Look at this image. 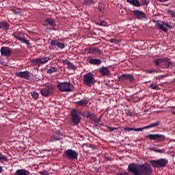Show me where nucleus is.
<instances>
[{
  "label": "nucleus",
  "instance_id": "42",
  "mask_svg": "<svg viewBox=\"0 0 175 175\" xmlns=\"http://www.w3.org/2000/svg\"><path fill=\"white\" fill-rule=\"evenodd\" d=\"M167 27L169 28L170 29H173L174 28V25L170 23L168 27Z\"/></svg>",
  "mask_w": 175,
  "mask_h": 175
},
{
  "label": "nucleus",
  "instance_id": "38",
  "mask_svg": "<svg viewBox=\"0 0 175 175\" xmlns=\"http://www.w3.org/2000/svg\"><path fill=\"white\" fill-rule=\"evenodd\" d=\"M167 13H169L171 16V17H172V18H175V12L172 10H167Z\"/></svg>",
  "mask_w": 175,
  "mask_h": 175
},
{
  "label": "nucleus",
  "instance_id": "23",
  "mask_svg": "<svg viewBox=\"0 0 175 175\" xmlns=\"http://www.w3.org/2000/svg\"><path fill=\"white\" fill-rule=\"evenodd\" d=\"M45 23L48 24L50 27H52V28H55L57 27V23H55V20L54 18H48L45 20Z\"/></svg>",
  "mask_w": 175,
  "mask_h": 175
},
{
  "label": "nucleus",
  "instance_id": "47",
  "mask_svg": "<svg viewBox=\"0 0 175 175\" xmlns=\"http://www.w3.org/2000/svg\"><path fill=\"white\" fill-rule=\"evenodd\" d=\"M98 10L99 12H103V8L100 7V6H98Z\"/></svg>",
  "mask_w": 175,
  "mask_h": 175
},
{
  "label": "nucleus",
  "instance_id": "39",
  "mask_svg": "<svg viewBox=\"0 0 175 175\" xmlns=\"http://www.w3.org/2000/svg\"><path fill=\"white\" fill-rule=\"evenodd\" d=\"M93 54H100V49L98 48H93Z\"/></svg>",
  "mask_w": 175,
  "mask_h": 175
},
{
  "label": "nucleus",
  "instance_id": "58",
  "mask_svg": "<svg viewBox=\"0 0 175 175\" xmlns=\"http://www.w3.org/2000/svg\"><path fill=\"white\" fill-rule=\"evenodd\" d=\"M172 114H175V111L174 110H172Z\"/></svg>",
  "mask_w": 175,
  "mask_h": 175
},
{
  "label": "nucleus",
  "instance_id": "20",
  "mask_svg": "<svg viewBox=\"0 0 175 175\" xmlns=\"http://www.w3.org/2000/svg\"><path fill=\"white\" fill-rule=\"evenodd\" d=\"M14 175H31V172L25 169H18L14 172Z\"/></svg>",
  "mask_w": 175,
  "mask_h": 175
},
{
  "label": "nucleus",
  "instance_id": "22",
  "mask_svg": "<svg viewBox=\"0 0 175 175\" xmlns=\"http://www.w3.org/2000/svg\"><path fill=\"white\" fill-rule=\"evenodd\" d=\"M62 63L64 64V65H67V68L68 69V70H75V69L76 68L75 65H73L72 62H69V60H63Z\"/></svg>",
  "mask_w": 175,
  "mask_h": 175
},
{
  "label": "nucleus",
  "instance_id": "51",
  "mask_svg": "<svg viewBox=\"0 0 175 175\" xmlns=\"http://www.w3.org/2000/svg\"><path fill=\"white\" fill-rule=\"evenodd\" d=\"M159 2H167V0H157Z\"/></svg>",
  "mask_w": 175,
  "mask_h": 175
},
{
  "label": "nucleus",
  "instance_id": "18",
  "mask_svg": "<svg viewBox=\"0 0 175 175\" xmlns=\"http://www.w3.org/2000/svg\"><path fill=\"white\" fill-rule=\"evenodd\" d=\"M50 44L51 46H57V47L61 49V50L65 49V43L59 42V41L57 40H51Z\"/></svg>",
  "mask_w": 175,
  "mask_h": 175
},
{
  "label": "nucleus",
  "instance_id": "55",
  "mask_svg": "<svg viewBox=\"0 0 175 175\" xmlns=\"http://www.w3.org/2000/svg\"><path fill=\"white\" fill-rule=\"evenodd\" d=\"M3 170V169L2 168L1 166H0V173H2Z\"/></svg>",
  "mask_w": 175,
  "mask_h": 175
},
{
  "label": "nucleus",
  "instance_id": "30",
  "mask_svg": "<svg viewBox=\"0 0 175 175\" xmlns=\"http://www.w3.org/2000/svg\"><path fill=\"white\" fill-rule=\"evenodd\" d=\"M154 62L157 66H159V68H161L163 62V58H160V59H155L154 60Z\"/></svg>",
  "mask_w": 175,
  "mask_h": 175
},
{
  "label": "nucleus",
  "instance_id": "48",
  "mask_svg": "<svg viewBox=\"0 0 175 175\" xmlns=\"http://www.w3.org/2000/svg\"><path fill=\"white\" fill-rule=\"evenodd\" d=\"M169 23L168 22H165L164 23V27H169Z\"/></svg>",
  "mask_w": 175,
  "mask_h": 175
},
{
  "label": "nucleus",
  "instance_id": "54",
  "mask_svg": "<svg viewBox=\"0 0 175 175\" xmlns=\"http://www.w3.org/2000/svg\"><path fill=\"white\" fill-rule=\"evenodd\" d=\"M0 64H1V65H5V63H4L3 62H1V59H0Z\"/></svg>",
  "mask_w": 175,
  "mask_h": 175
},
{
  "label": "nucleus",
  "instance_id": "14",
  "mask_svg": "<svg viewBox=\"0 0 175 175\" xmlns=\"http://www.w3.org/2000/svg\"><path fill=\"white\" fill-rule=\"evenodd\" d=\"M15 75L16 77L25 79V80H31V73L28 71L16 72Z\"/></svg>",
  "mask_w": 175,
  "mask_h": 175
},
{
  "label": "nucleus",
  "instance_id": "44",
  "mask_svg": "<svg viewBox=\"0 0 175 175\" xmlns=\"http://www.w3.org/2000/svg\"><path fill=\"white\" fill-rule=\"evenodd\" d=\"M87 147H89V148H92V150L95 149V147H94V145L92 144H87Z\"/></svg>",
  "mask_w": 175,
  "mask_h": 175
},
{
  "label": "nucleus",
  "instance_id": "33",
  "mask_svg": "<svg viewBox=\"0 0 175 175\" xmlns=\"http://www.w3.org/2000/svg\"><path fill=\"white\" fill-rule=\"evenodd\" d=\"M151 90H156L157 91H159L161 88H159V86L157 84H155L154 82L152 83L150 85Z\"/></svg>",
  "mask_w": 175,
  "mask_h": 175
},
{
  "label": "nucleus",
  "instance_id": "25",
  "mask_svg": "<svg viewBox=\"0 0 175 175\" xmlns=\"http://www.w3.org/2000/svg\"><path fill=\"white\" fill-rule=\"evenodd\" d=\"M126 2L133 6H135V8H140L141 6L140 1H139V0H126Z\"/></svg>",
  "mask_w": 175,
  "mask_h": 175
},
{
  "label": "nucleus",
  "instance_id": "21",
  "mask_svg": "<svg viewBox=\"0 0 175 175\" xmlns=\"http://www.w3.org/2000/svg\"><path fill=\"white\" fill-rule=\"evenodd\" d=\"M99 72L101 76H109L110 75V70L107 67H101L99 69Z\"/></svg>",
  "mask_w": 175,
  "mask_h": 175
},
{
  "label": "nucleus",
  "instance_id": "1",
  "mask_svg": "<svg viewBox=\"0 0 175 175\" xmlns=\"http://www.w3.org/2000/svg\"><path fill=\"white\" fill-rule=\"evenodd\" d=\"M160 124H161V122L157 121L156 122L151 123L150 124H149L148 126L141 127V128H138V129L131 128V127H125L124 129V132H131L132 131H134V132H141L142 131H144V129H148L150 128H154V126H159Z\"/></svg>",
  "mask_w": 175,
  "mask_h": 175
},
{
  "label": "nucleus",
  "instance_id": "50",
  "mask_svg": "<svg viewBox=\"0 0 175 175\" xmlns=\"http://www.w3.org/2000/svg\"><path fill=\"white\" fill-rule=\"evenodd\" d=\"M118 175H128V174L126 173L122 172V173L118 174Z\"/></svg>",
  "mask_w": 175,
  "mask_h": 175
},
{
  "label": "nucleus",
  "instance_id": "40",
  "mask_svg": "<svg viewBox=\"0 0 175 175\" xmlns=\"http://www.w3.org/2000/svg\"><path fill=\"white\" fill-rule=\"evenodd\" d=\"M147 73L152 74V73H158V70H154L153 68H151L150 70H146Z\"/></svg>",
  "mask_w": 175,
  "mask_h": 175
},
{
  "label": "nucleus",
  "instance_id": "56",
  "mask_svg": "<svg viewBox=\"0 0 175 175\" xmlns=\"http://www.w3.org/2000/svg\"><path fill=\"white\" fill-rule=\"evenodd\" d=\"M152 151H154V152H155V151H157V149H155V148L153 147V148H152Z\"/></svg>",
  "mask_w": 175,
  "mask_h": 175
},
{
  "label": "nucleus",
  "instance_id": "5",
  "mask_svg": "<svg viewBox=\"0 0 175 175\" xmlns=\"http://www.w3.org/2000/svg\"><path fill=\"white\" fill-rule=\"evenodd\" d=\"M64 157L66 158V159H69L70 161H75V159H77L79 157V154L76 150H73L72 149H67L64 152Z\"/></svg>",
  "mask_w": 175,
  "mask_h": 175
},
{
  "label": "nucleus",
  "instance_id": "8",
  "mask_svg": "<svg viewBox=\"0 0 175 175\" xmlns=\"http://www.w3.org/2000/svg\"><path fill=\"white\" fill-rule=\"evenodd\" d=\"M54 91V86L51 84L46 85L44 88L40 90V92L42 96H50Z\"/></svg>",
  "mask_w": 175,
  "mask_h": 175
},
{
  "label": "nucleus",
  "instance_id": "10",
  "mask_svg": "<svg viewBox=\"0 0 175 175\" xmlns=\"http://www.w3.org/2000/svg\"><path fill=\"white\" fill-rule=\"evenodd\" d=\"M128 171L129 173L135 175H140V165L137 166V164L133 163L129 165Z\"/></svg>",
  "mask_w": 175,
  "mask_h": 175
},
{
  "label": "nucleus",
  "instance_id": "49",
  "mask_svg": "<svg viewBox=\"0 0 175 175\" xmlns=\"http://www.w3.org/2000/svg\"><path fill=\"white\" fill-rule=\"evenodd\" d=\"M40 174L47 175V172H40Z\"/></svg>",
  "mask_w": 175,
  "mask_h": 175
},
{
  "label": "nucleus",
  "instance_id": "17",
  "mask_svg": "<svg viewBox=\"0 0 175 175\" xmlns=\"http://www.w3.org/2000/svg\"><path fill=\"white\" fill-rule=\"evenodd\" d=\"M0 53L3 57H10L12 54V49L8 46H3L0 49Z\"/></svg>",
  "mask_w": 175,
  "mask_h": 175
},
{
  "label": "nucleus",
  "instance_id": "2",
  "mask_svg": "<svg viewBox=\"0 0 175 175\" xmlns=\"http://www.w3.org/2000/svg\"><path fill=\"white\" fill-rule=\"evenodd\" d=\"M57 88L61 92H72L74 86L70 82H60L57 84Z\"/></svg>",
  "mask_w": 175,
  "mask_h": 175
},
{
  "label": "nucleus",
  "instance_id": "46",
  "mask_svg": "<svg viewBox=\"0 0 175 175\" xmlns=\"http://www.w3.org/2000/svg\"><path fill=\"white\" fill-rule=\"evenodd\" d=\"M155 152H163V150L161 149H157V150H155Z\"/></svg>",
  "mask_w": 175,
  "mask_h": 175
},
{
  "label": "nucleus",
  "instance_id": "26",
  "mask_svg": "<svg viewBox=\"0 0 175 175\" xmlns=\"http://www.w3.org/2000/svg\"><path fill=\"white\" fill-rule=\"evenodd\" d=\"M10 25L8 24L6 22L3 21L0 22V29H3L4 31H8Z\"/></svg>",
  "mask_w": 175,
  "mask_h": 175
},
{
  "label": "nucleus",
  "instance_id": "29",
  "mask_svg": "<svg viewBox=\"0 0 175 175\" xmlns=\"http://www.w3.org/2000/svg\"><path fill=\"white\" fill-rule=\"evenodd\" d=\"M56 72H58V68L55 66H51L46 70V73H49V75H51L52 73H55Z\"/></svg>",
  "mask_w": 175,
  "mask_h": 175
},
{
  "label": "nucleus",
  "instance_id": "31",
  "mask_svg": "<svg viewBox=\"0 0 175 175\" xmlns=\"http://www.w3.org/2000/svg\"><path fill=\"white\" fill-rule=\"evenodd\" d=\"M9 159H8V157L6 155H4L2 153H0V163H5L8 162Z\"/></svg>",
  "mask_w": 175,
  "mask_h": 175
},
{
  "label": "nucleus",
  "instance_id": "13",
  "mask_svg": "<svg viewBox=\"0 0 175 175\" xmlns=\"http://www.w3.org/2000/svg\"><path fill=\"white\" fill-rule=\"evenodd\" d=\"M150 140H157V142H163L165 140V135L162 134H149L146 136Z\"/></svg>",
  "mask_w": 175,
  "mask_h": 175
},
{
  "label": "nucleus",
  "instance_id": "4",
  "mask_svg": "<svg viewBox=\"0 0 175 175\" xmlns=\"http://www.w3.org/2000/svg\"><path fill=\"white\" fill-rule=\"evenodd\" d=\"M168 161L165 159H160L158 160H152L150 161V165H152V167H157V168H161V167H165Z\"/></svg>",
  "mask_w": 175,
  "mask_h": 175
},
{
  "label": "nucleus",
  "instance_id": "16",
  "mask_svg": "<svg viewBox=\"0 0 175 175\" xmlns=\"http://www.w3.org/2000/svg\"><path fill=\"white\" fill-rule=\"evenodd\" d=\"M118 79L120 81H124V80H129L130 83H132L135 80V77H133V75L131 74H123L122 76L118 77Z\"/></svg>",
  "mask_w": 175,
  "mask_h": 175
},
{
  "label": "nucleus",
  "instance_id": "6",
  "mask_svg": "<svg viewBox=\"0 0 175 175\" xmlns=\"http://www.w3.org/2000/svg\"><path fill=\"white\" fill-rule=\"evenodd\" d=\"M152 173V169L148 163L139 165V175H150Z\"/></svg>",
  "mask_w": 175,
  "mask_h": 175
},
{
  "label": "nucleus",
  "instance_id": "28",
  "mask_svg": "<svg viewBox=\"0 0 175 175\" xmlns=\"http://www.w3.org/2000/svg\"><path fill=\"white\" fill-rule=\"evenodd\" d=\"M88 118H90V120H92L95 124H99L100 122V118H97L96 116L91 115V113H88Z\"/></svg>",
  "mask_w": 175,
  "mask_h": 175
},
{
  "label": "nucleus",
  "instance_id": "43",
  "mask_svg": "<svg viewBox=\"0 0 175 175\" xmlns=\"http://www.w3.org/2000/svg\"><path fill=\"white\" fill-rule=\"evenodd\" d=\"M110 42V43H117V40L116 39H111L109 40Z\"/></svg>",
  "mask_w": 175,
  "mask_h": 175
},
{
  "label": "nucleus",
  "instance_id": "35",
  "mask_svg": "<svg viewBox=\"0 0 175 175\" xmlns=\"http://www.w3.org/2000/svg\"><path fill=\"white\" fill-rule=\"evenodd\" d=\"M85 53L87 54H94V48H85Z\"/></svg>",
  "mask_w": 175,
  "mask_h": 175
},
{
  "label": "nucleus",
  "instance_id": "45",
  "mask_svg": "<svg viewBox=\"0 0 175 175\" xmlns=\"http://www.w3.org/2000/svg\"><path fill=\"white\" fill-rule=\"evenodd\" d=\"M126 114L127 116H133V113L131 111L128 110L126 112Z\"/></svg>",
  "mask_w": 175,
  "mask_h": 175
},
{
  "label": "nucleus",
  "instance_id": "24",
  "mask_svg": "<svg viewBox=\"0 0 175 175\" xmlns=\"http://www.w3.org/2000/svg\"><path fill=\"white\" fill-rule=\"evenodd\" d=\"M157 25L160 29L163 31V32H167L168 29L165 26V23L163 21H157Z\"/></svg>",
  "mask_w": 175,
  "mask_h": 175
},
{
  "label": "nucleus",
  "instance_id": "27",
  "mask_svg": "<svg viewBox=\"0 0 175 175\" xmlns=\"http://www.w3.org/2000/svg\"><path fill=\"white\" fill-rule=\"evenodd\" d=\"M89 63L91 64V65H100L102 64V60L99 59H90Z\"/></svg>",
  "mask_w": 175,
  "mask_h": 175
},
{
  "label": "nucleus",
  "instance_id": "37",
  "mask_svg": "<svg viewBox=\"0 0 175 175\" xmlns=\"http://www.w3.org/2000/svg\"><path fill=\"white\" fill-rule=\"evenodd\" d=\"M106 128H107V129H109V132H113V131H118V128H116V127H110L109 126H105Z\"/></svg>",
  "mask_w": 175,
  "mask_h": 175
},
{
  "label": "nucleus",
  "instance_id": "9",
  "mask_svg": "<svg viewBox=\"0 0 175 175\" xmlns=\"http://www.w3.org/2000/svg\"><path fill=\"white\" fill-rule=\"evenodd\" d=\"M50 61V57H40L37 59H32L30 60L31 64L33 65H38L40 66V65H44V64H47Z\"/></svg>",
  "mask_w": 175,
  "mask_h": 175
},
{
  "label": "nucleus",
  "instance_id": "57",
  "mask_svg": "<svg viewBox=\"0 0 175 175\" xmlns=\"http://www.w3.org/2000/svg\"><path fill=\"white\" fill-rule=\"evenodd\" d=\"M168 109H175V107H168Z\"/></svg>",
  "mask_w": 175,
  "mask_h": 175
},
{
  "label": "nucleus",
  "instance_id": "32",
  "mask_svg": "<svg viewBox=\"0 0 175 175\" xmlns=\"http://www.w3.org/2000/svg\"><path fill=\"white\" fill-rule=\"evenodd\" d=\"M88 103V101H87L85 99L75 102V104L77 105L78 106H85Z\"/></svg>",
  "mask_w": 175,
  "mask_h": 175
},
{
  "label": "nucleus",
  "instance_id": "19",
  "mask_svg": "<svg viewBox=\"0 0 175 175\" xmlns=\"http://www.w3.org/2000/svg\"><path fill=\"white\" fill-rule=\"evenodd\" d=\"M62 138V134L59 133V131H57L55 133H53L51 138L50 142H57V140H61Z\"/></svg>",
  "mask_w": 175,
  "mask_h": 175
},
{
  "label": "nucleus",
  "instance_id": "12",
  "mask_svg": "<svg viewBox=\"0 0 175 175\" xmlns=\"http://www.w3.org/2000/svg\"><path fill=\"white\" fill-rule=\"evenodd\" d=\"M174 66V63L169 58H163L162 69H170Z\"/></svg>",
  "mask_w": 175,
  "mask_h": 175
},
{
  "label": "nucleus",
  "instance_id": "15",
  "mask_svg": "<svg viewBox=\"0 0 175 175\" xmlns=\"http://www.w3.org/2000/svg\"><path fill=\"white\" fill-rule=\"evenodd\" d=\"M133 14L135 18H137V20H142V18H146V17H147L143 11H140L139 10H133Z\"/></svg>",
  "mask_w": 175,
  "mask_h": 175
},
{
  "label": "nucleus",
  "instance_id": "34",
  "mask_svg": "<svg viewBox=\"0 0 175 175\" xmlns=\"http://www.w3.org/2000/svg\"><path fill=\"white\" fill-rule=\"evenodd\" d=\"M97 25H99L100 27H107L109 25H107V22L105 21H101L97 23Z\"/></svg>",
  "mask_w": 175,
  "mask_h": 175
},
{
  "label": "nucleus",
  "instance_id": "52",
  "mask_svg": "<svg viewBox=\"0 0 175 175\" xmlns=\"http://www.w3.org/2000/svg\"><path fill=\"white\" fill-rule=\"evenodd\" d=\"M12 12H13V13H14V14H17V13H18V12H17V11H16V10H13V9H12Z\"/></svg>",
  "mask_w": 175,
  "mask_h": 175
},
{
  "label": "nucleus",
  "instance_id": "41",
  "mask_svg": "<svg viewBox=\"0 0 175 175\" xmlns=\"http://www.w3.org/2000/svg\"><path fill=\"white\" fill-rule=\"evenodd\" d=\"M92 3H94V0H84L85 5H91Z\"/></svg>",
  "mask_w": 175,
  "mask_h": 175
},
{
  "label": "nucleus",
  "instance_id": "36",
  "mask_svg": "<svg viewBox=\"0 0 175 175\" xmlns=\"http://www.w3.org/2000/svg\"><path fill=\"white\" fill-rule=\"evenodd\" d=\"M31 96L32 98H33V99H38L39 98V93H38V92L34 91V92H31Z\"/></svg>",
  "mask_w": 175,
  "mask_h": 175
},
{
  "label": "nucleus",
  "instance_id": "53",
  "mask_svg": "<svg viewBox=\"0 0 175 175\" xmlns=\"http://www.w3.org/2000/svg\"><path fill=\"white\" fill-rule=\"evenodd\" d=\"M145 3L146 5H148V3H150V1L149 0H147L146 1H145Z\"/></svg>",
  "mask_w": 175,
  "mask_h": 175
},
{
  "label": "nucleus",
  "instance_id": "3",
  "mask_svg": "<svg viewBox=\"0 0 175 175\" xmlns=\"http://www.w3.org/2000/svg\"><path fill=\"white\" fill-rule=\"evenodd\" d=\"M83 83L85 85L88 87H91V85H94L95 84V76L92 72H89L85 75H83Z\"/></svg>",
  "mask_w": 175,
  "mask_h": 175
},
{
  "label": "nucleus",
  "instance_id": "11",
  "mask_svg": "<svg viewBox=\"0 0 175 175\" xmlns=\"http://www.w3.org/2000/svg\"><path fill=\"white\" fill-rule=\"evenodd\" d=\"M12 35H13L14 38H15V39H17L22 43L27 44V46H31V43H29V42H28L25 37H23L22 33L16 32V33H14Z\"/></svg>",
  "mask_w": 175,
  "mask_h": 175
},
{
  "label": "nucleus",
  "instance_id": "7",
  "mask_svg": "<svg viewBox=\"0 0 175 175\" xmlns=\"http://www.w3.org/2000/svg\"><path fill=\"white\" fill-rule=\"evenodd\" d=\"M71 121L73 125H78L81 120L80 117V112L77 109H72L70 111Z\"/></svg>",
  "mask_w": 175,
  "mask_h": 175
}]
</instances>
